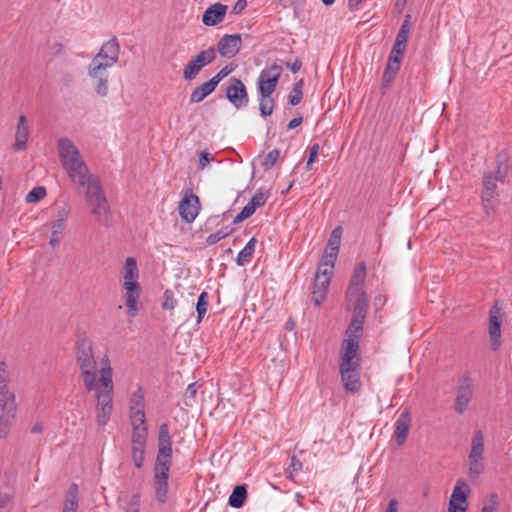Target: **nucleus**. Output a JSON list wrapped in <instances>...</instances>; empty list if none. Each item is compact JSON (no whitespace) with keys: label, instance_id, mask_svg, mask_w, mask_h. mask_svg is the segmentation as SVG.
<instances>
[{"label":"nucleus","instance_id":"obj_25","mask_svg":"<svg viewBox=\"0 0 512 512\" xmlns=\"http://www.w3.org/2000/svg\"><path fill=\"white\" fill-rule=\"evenodd\" d=\"M67 219V212L65 210H62L58 213L57 219L52 223L51 225V237H50V245L52 247H56L60 240L61 235L65 229V222Z\"/></svg>","mask_w":512,"mask_h":512},{"label":"nucleus","instance_id":"obj_51","mask_svg":"<svg viewBox=\"0 0 512 512\" xmlns=\"http://www.w3.org/2000/svg\"><path fill=\"white\" fill-rule=\"evenodd\" d=\"M230 73H231V70H229L227 67H224L214 77H212L210 80L214 81V85L217 87L218 84L220 83V81L222 79H224Z\"/></svg>","mask_w":512,"mask_h":512},{"label":"nucleus","instance_id":"obj_63","mask_svg":"<svg viewBox=\"0 0 512 512\" xmlns=\"http://www.w3.org/2000/svg\"><path fill=\"white\" fill-rule=\"evenodd\" d=\"M398 502L395 499H391L388 503L386 512H398Z\"/></svg>","mask_w":512,"mask_h":512},{"label":"nucleus","instance_id":"obj_23","mask_svg":"<svg viewBox=\"0 0 512 512\" xmlns=\"http://www.w3.org/2000/svg\"><path fill=\"white\" fill-rule=\"evenodd\" d=\"M132 426L131 445H147L148 428L146 419L130 420Z\"/></svg>","mask_w":512,"mask_h":512},{"label":"nucleus","instance_id":"obj_9","mask_svg":"<svg viewBox=\"0 0 512 512\" xmlns=\"http://www.w3.org/2000/svg\"><path fill=\"white\" fill-rule=\"evenodd\" d=\"M215 58L216 51L214 48L203 50L192 57L183 70L184 79L187 81L194 80L202 68L212 63Z\"/></svg>","mask_w":512,"mask_h":512},{"label":"nucleus","instance_id":"obj_28","mask_svg":"<svg viewBox=\"0 0 512 512\" xmlns=\"http://www.w3.org/2000/svg\"><path fill=\"white\" fill-rule=\"evenodd\" d=\"M215 89L216 86L214 85V81L208 80L204 82L192 91L190 95V103H200L208 95L214 92Z\"/></svg>","mask_w":512,"mask_h":512},{"label":"nucleus","instance_id":"obj_50","mask_svg":"<svg viewBox=\"0 0 512 512\" xmlns=\"http://www.w3.org/2000/svg\"><path fill=\"white\" fill-rule=\"evenodd\" d=\"M319 151V144L315 143L310 147L307 168L315 162Z\"/></svg>","mask_w":512,"mask_h":512},{"label":"nucleus","instance_id":"obj_17","mask_svg":"<svg viewBox=\"0 0 512 512\" xmlns=\"http://www.w3.org/2000/svg\"><path fill=\"white\" fill-rule=\"evenodd\" d=\"M473 397V384L471 380L467 377H464L457 389V395L455 400V410L457 413L462 414L469 402Z\"/></svg>","mask_w":512,"mask_h":512},{"label":"nucleus","instance_id":"obj_36","mask_svg":"<svg viewBox=\"0 0 512 512\" xmlns=\"http://www.w3.org/2000/svg\"><path fill=\"white\" fill-rule=\"evenodd\" d=\"M341 234H342L341 227H336L330 235L326 249L339 252V247H340V243H341Z\"/></svg>","mask_w":512,"mask_h":512},{"label":"nucleus","instance_id":"obj_14","mask_svg":"<svg viewBox=\"0 0 512 512\" xmlns=\"http://www.w3.org/2000/svg\"><path fill=\"white\" fill-rule=\"evenodd\" d=\"M172 439L170 436L169 425L162 423L158 432V452L155 462L172 463Z\"/></svg>","mask_w":512,"mask_h":512},{"label":"nucleus","instance_id":"obj_13","mask_svg":"<svg viewBox=\"0 0 512 512\" xmlns=\"http://www.w3.org/2000/svg\"><path fill=\"white\" fill-rule=\"evenodd\" d=\"M341 382L347 393L356 394L361 388V366H339Z\"/></svg>","mask_w":512,"mask_h":512},{"label":"nucleus","instance_id":"obj_35","mask_svg":"<svg viewBox=\"0 0 512 512\" xmlns=\"http://www.w3.org/2000/svg\"><path fill=\"white\" fill-rule=\"evenodd\" d=\"M232 232H233V229H231L229 227L222 228V229L218 230L217 232L210 234L206 238V243L209 246L214 245L217 242H219L220 240L229 236Z\"/></svg>","mask_w":512,"mask_h":512},{"label":"nucleus","instance_id":"obj_24","mask_svg":"<svg viewBox=\"0 0 512 512\" xmlns=\"http://www.w3.org/2000/svg\"><path fill=\"white\" fill-rule=\"evenodd\" d=\"M331 279L326 276H315L312 300L315 306H320L324 301Z\"/></svg>","mask_w":512,"mask_h":512},{"label":"nucleus","instance_id":"obj_60","mask_svg":"<svg viewBox=\"0 0 512 512\" xmlns=\"http://www.w3.org/2000/svg\"><path fill=\"white\" fill-rule=\"evenodd\" d=\"M406 47H407V42H404L402 40H395V43H394L392 49L404 54Z\"/></svg>","mask_w":512,"mask_h":512},{"label":"nucleus","instance_id":"obj_56","mask_svg":"<svg viewBox=\"0 0 512 512\" xmlns=\"http://www.w3.org/2000/svg\"><path fill=\"white\" fill-rule=\"evenodd\" d=\"M198 388H199V385H198L197 382L189 384L187 389H186V396H187V398L194 399L196 394H197Z\"/></svg>","mask_w":512,"mask_h":512},{"label":"nucleus","instance_id":"obj_12","mask_svg":"<svg viewBox=\"0 0 512 512\" xmlns=\"http://www.w3.org/2000/svg\"><path fill=\"white\" fill-rule=\"evenodd\" d=\"M179 215L187 223H192L200 210V202L197 195L191 189H186L179 203Z\"/></svg>","mask_w":512,"mask_h":512},{"label":"nucleus","instance_id":"obj_62","mask_svg":"<svg viewBox=\"0 0 512 512\" xmlns=\"http://www.w3.org/2000/svg\"><path fill=\"white\" fill-rule=\"evenodd\" d=\"M402 58H403V53L392 49L388 59L392 60L393 62L401 63Z\"/></svg>","mask_w":512,"mask_h":512},{"label":"nucleus","instance_id":"obj_38","mask_svg":"<svg viewBox=\"0 0 512 512\" xmlns=\"http://www.w3.org/2000/svg\"><path fill=\"white\" fill-rule=\"evenodd\" d=\"M13 421V418L0 415V441L8 438L13 425Z\"/></svg>","mask_w":512,"mask_h":512},{"label":"nucleus","instance_id":"obj_45","mask_svg":"<svg viewBox=\"0 0 512 512\" xmlns=\"http://www.w3.org/2000/svg\"><path fill=\"white\" fill-rule=\"evenodd\" d=\"M141 505V497L139 493L133 494L128 502L125 512H139Z\"/></svg>","mask_w":512,"mask_h":512},{"label":"nucleus","instance_id":"obj_54","mask_svg":"<svg viewBox=\"0 0 512 512\" xmlns=\"http://www.w3.org/2000/svg\"><path fill=\"white\" fill-rule=\"evenodd\" d=\"M13 494L10 493H0V508H6L12 501Z\"/></svg>","mask_w":512,"mask_h":512},{"label":"nucleus","instance_id":"obj_58","mask_svg":"<svg viewBox=\"0 0 512 512\" xmlns=\"http://www.w3.org/2000/svg\"><path fill=\"white\" fill-rule=\"evenodd\" d=\"M401 63L400 62H393L392 60L388 59L386 69L387 71H391L392 73H397L400 69Z\"/></svg>","mask_w":512,"mask_h":512},{"label":"nucleus","instance_id":"obj_22","mask_svg":"<svg viewBox=\"0 0 512 512\" xmlns=\"http://www.w3.org/2000/svg\"><path fill=\"white\" fill-rule=\"evenodd\" d=\"M411 424V416L408 410H404L398 416L394 426V436L396 443L400 446L404 444L408 436L409 428Z\"/></svg>","mask_w":512,"mask_h":512},{"label":"nucleus","instance_id":"obj_49","mask_svg":"<svg viewBox=\"0 0 512 512\" xmlns=\"http://www.w3.org/2000/svg\"><path fill=\"white\" fill-rule=\"evenodd\" d=\"M303 98V91H297L293 90L291 91L290 95L288 96V102L292 106L298 105Z\"/></svg>","mask_w":512,"mask_h":512},{"label":"nucleus","instance_id":"obj_6","mask_svg":"<svg viewBox=\"0 0 512 512\" xmlns=\"http://www.w3.org/2000/svg\"><path fill=\"white\" fill-rule=\"evenodd\" d=\"M139 269L135 258L128 257L123 266V288L125 304L130 317H135L139 311L138 298L140 295Z\"/></svg>","mask_w":512,"mask_h":512},{"label":"nucleus","instance_id":"obj_39","mask_svg":"<svg viewBox=\"0 0 512 512\" xmlns=\"http://www.w3.org/2000/svg\"><path fill=\"white\" fill-rule=\"evenodd\" d=\"M280 156V151L278 149H273L267 153L265 156L262 167L265 171L270 170L274 164L277 162L278 158Z\"/></svg>","mask_w":512,"mask_h":512},{"label":"nucleus","instance_id":"obj_27","mask_svg":"<svg viewBox=\"0 0 512 512\" xmlns=\"http://www.w3.org/2000/svg\"><path fill=\"white\" fill-rule=\"evenodd\" d=\"M78 485L73 483L66 492L62 512H77L78 509Z\"/></svg>","mask_w":512,"mask_h":512},{"label":"nucleus","instance_id":"obj_57","mask_svg":"<svg viewBox=\"0 0 512 512\" xmlns=\"http://www.w3.org/2000/svg\"><path fill=\"white\" fill-rule=\"evenodd\" d=\"M396 74L397 73H392L391 71H387L385 70L384 71V74H383V86L385 87H389L390 84L393 82V80L395 79L396 77Z\"/></svg>","mask_w":512,"mask_h":512},{"label":"nucleus","instance_id":"obj_41","mask_svg":"<svg viewBox=\"0 0 512 512\" xmlns=\"http://www.w3.org/2000/svg\"><path fill=\"white\" fill-rule=\"evenodd\" d=\"M409 32H410V15H406V17L399 29V32L396 36V40H402L404 42H407Z\"/></svg>","mask_w":512,"mask_h":512},{"label":"nucleus","instance_id":"obj_55","mask_svg":"<svg viewBox=\"0 0 512 512\" xmlns=\"http://www.w3.org/2000/svg\"><path fill=\"white\" fill-rule=\"evenodd\" d=\"M247 6L246 0H237L232 7V13L235 15L240 14Z\"/></svg>","mask_w":512,"mask_h":512},{"label":"nucleus","instance_id":"obj_33","mask_svg":"<svg viewBox=\"0 0 512 512\" xmlns=\"http://www.w3.org/2000/svg\"><path fill=\"white\" fill-rule=\"evenodd\" d=\"M209 305V294L205 291L201 292L198 301L196 304V312H197V323L199 324L204 318L207 308Z\"/></svg>","mask_w":512,"mask_h":512},{"label":"nucleus","instance_id":"obj_64","mask_svg":"<svg viewBox=\"0 0 512 512\" xmlns=\"http://www.w3.org/2000/svg\"><path fill=\"white\" fill-rule=\"evenodd\" d=\"M302 117H295L288 123V129H294L302 123Z\"/></svg>","mask_w":512,"mask_h":512},{"label":"nucleus","instance_id":"obj_34","mask_svg":"<svg viewBox=\"0 0 512 512\" xmlns=\"http://www.w3.org/2000/svg\"><path fill=\"white\" fill-rule=\"evenodd\" d=\"M146 445H131V456L136 468L141 469L145 461Z\"/></svg>","mask_w":512,"mask_h":512},{"label":"nucleus","instance_id":"obj_46","mask_svg":"<svg viewBox=\"0 0 512 512\" xmlns=\"http://www.w3.org/2000/svg\"><path fill=\"white\" fill-rule=\"evenodd\" d=\"M176 304H177V301L173 297L172 292H170L168 290L165 291V293H164V302L162 304V307L164 309H167V310H172V309L175 308Z\"/></svg>","mask_w":512,"mask_h":512},{"label":"nucleus","instance_id":"obj_31","mask_svg":"<svg viewBox=\"0 0 512 512\" xmlns=\"http://www.w3.org/2000/svg\"><path fill=\"white\" fill-rule=\"evenodd\" d=\"M259 94V111L262 117L270 116L274 110V99L270 93Z\"/></svg>","mask_w":512,"mask_h":512},{"label":"nucleus","instance_id":"obj_44","mask_svg":"<svg viewBox=\"0 0 512 512\" xmlns=\"http://www.w3.org/2000/svg\"><path fill=\"white\" fill-rule=\"evenodd\" d=\"M337 255L338 252L326 249L321 262L322 266L334 267Z\"/></svg>","mask_w":512,"mask_h":512},{"label":"nucleus","instance_id":"obj_2","mask_svg":"<svg viewBox=\"0 0 512 512\" xmlns=\"http://www.w3.org/2000/svg\"><path fill=\"white\" fill-rule=\"evenodd\" d=\"M59 157L69 179L77 188H85V200L91 214L105 227L112 225L111 211L100 178L91 173L79 149L68 138L58 140Z\"/></svg>","mask_w":512,"mask_h":512},{"label":"nucleus","instance_id":"obj_15","mask_svg":"<svg viewBox=\"0 0 512 512\" xmlns=\"http://www.w3.org/2000/svg\"><path fill=\"white\" fill-rule=\"evenodd\" d=\"M240 34H225L217 44L218 52L222 57L233 58L241 48Z\"/></svg>","mask_w":512,"mask_h":512},{"label":"nucleus","instance_id":"obj_3","mask_svg":"<svg viewBox=\"0 0 512 512\" xmlns=\"http://www.w3.org/2000/svg\"><path fill=\"white\" fill-rule=\"evenodd\" d=\"M76 361L81 372L83 385L87 391H95L97 424L104 427L113 409V370L107 356L101 359L100 378L97 381V362L92 343L87 338L77 342Z\"/></svg>","mask_w":512,"mask_h":512},{"label":"nucleus","instance_id":"obj_5","mask_svg":"<svg viewBox=\"0 0 512 512\" xmlns=\"http://www.w3.org/2000/svg\"><path fill=\"white\" fill-rule=\"evenodd\" d=\"M120 45L116 37L104 42L98 53L88 65L87 75L90 78L95 92L106 97L109 91V72L119 59Z\"/></svg>","mask_w":512,"mask_h":512},{"label":"nucleus","instance_id":"obj_21","mask_svg":"<svg viewBox=\"0 0 512 512\" xmlns=\"http://www.w3.org/2000/svg\"><path fill=\"white\" fill-rule=\"evenodd\" d=\"M29 137L28 121L25 115H20L15 131V142L13 149L21 152L27 148V141Z\"/></svg>","mask_w":512,"mask_h":512},{"label":"nucleus","instance_id":"obj_32","mask_svg":"<svg viewBox=\"0 0 512 512\" xmlns=\"http://www.w3.org/2000/svg\"><path fill=\"white\" fill-rule=\"evenodd\" d=\"M470 489L463 479H458L450 497L451 501L468 502V494Z\"/></svg>","mask_w":512,"mask_h":512},{"label":"nucleus","instance_id":"obj_59","mask_svg":"<svg viewBox=\"0 0 512 512\" xmlns=\"http://www.w3.org/2000/svg\"><path fill=\"white\" fill-rule=\"evenodd\" d=\"M466 510V507L458 506L455 504V501L449 500L448 512H466Z\"/></svg>","mask_w":512,"mask_h":512},{"label":"nucleus","instance_id":"obj_10","mask_svg":"<svg viewBox=\"0 0 512 512\" xmlns=\"http://www.w3.org/2000/svg\"><path fill=\"white\" fill-rule=\"evenodd\" d=\"M282 71V66L276 63L263 69L257 80L258 93L273 94L281 77Z\"/></svg>","mask_w":512,"mask_h":512},{"label":"nucleus","instance_id":"obj_43","mask_svg":"<svg viewBox=\"0 0 512 512\" xmlns=\"http://www.w3.org/2000/svg\"><path fill=\"white\" fill-rule=\"evenodd\" d=\"M267 199H268V195L259 191L252 196V198L249 201V204H252V206L255 209H257V208L264 206Z\"/></svg>","mask_w":512,"mask_h":512},{"label":"nucleus","instance_id":"obj_48","mask_svg":"<svg viewBox=\"0 0 512 512\" xmlns=\"http://www.w3.org/2000/svg\"><path fill=\"white\" fill-rule=\"evenodd\" d=\"M9 381V371L5 362L0 363V386H7Z\"/></svg>","mask_w":512,"mask_h":512},{"label":"nucleus","instance_id":"obj_20","mask_svg":"<svg viewBox=\"0 0 512 512\" xmlns=\"http://www.w3.org/2000/svg\"><path fill=\"white\" fill-rule=\"evenodd\" d=\"M501 315L499 311H491L489 316V337L491 341V349L496 351L501 345Z\"/></svg>","mask_w":512,"mask_h":512},{"label":"nucleus","instance_id":"obj_26","mask_svg":"<svg viewBox=\"0 0 512 512\" xmlns=\"http://www.w3.org/2000/svg\"><path fill=\"white\" fill-rule=\"evenodd\" d=\"M497 195V181L493 177V173H486L483 177V191L482 200L485 202V207H488V203L492 198Z\"/></svg>","mask_w":512,"mask_h":512},{"label":"nucleus","instance_id":"obj_42","mask_svg":"<svg viewBox=\"0 0 512 512\" xmlns=\"http://www.w3.org/2000/svg\"><path fill=\"white\" fill-rule=\"evenodd\" d=\"M302 466V462L296 456H292L290 459V466L287 470V473L289 474L288 477L293 480L294 474L299 472L302 469Z\"/></svg>","mask_w":512,"mask_h":512},{"label":"nucleus","instance_id":"obj_29","mask_svg":"<svg viewBox=\"0 0 512 512\" xmlns=\"http://www.w3.org/2000/svg\"><path fill=\"white\" fill-rule=\"evenodd\" d=\"M257 240L252 237L244 248L238 253L236 263L238 266H245L250 262L256 248Z\"/></svg>","mask_w":512,"mask_h":512},{"label":"nucleus","instance_id":"obj_16","mask_svg":"<svg viewBox=\"0 0 512 512\" xmlns=\"http://www.w3.org/2000/svg\"><path fill=\"white\" fill-rule=\"evenodd\" d=\"M17 408L15 393L8 386H0V415L15 419Z\"/></svg>","mask_w":512,"mask_h":512},{"label":"nucleus","instance_id":"obj_1","mask_svg":"<svg viewBox=\"0 0 512 512\" xmlns=\"http://www.w3.org/2000/svg\"><path fill=\"white\" fill-rule=\"evenodd\" d=\"M59 157L69 179L77 188H85V200L91 214L105 227L112 225L111 211L100 178L91 173L79 149L68 138L58 140Z\"/></svg>","mask_w":512,"mask_h":512},{"label":"nucleus","instance_id":"obj_37","mask_svg":"<svg viewBox=\"0 0 512 512\" xmlns=\"http://www.w3.org/2000/svg\"><path fill=\"white\" fill-rule=\"evenodd\" d=\"M46 196V189L43 186L34 187L25 197L27 203H36Z\"/></svg>","mask_w":512,"mask_h":512},{"label":"nucleus","instance_id":"obj_7","mask_svg":"<svg viewBox=\"0 0 512 512\" xmlns=\"http://www.w3.org/2000/svg\"><path fill=\"white\" fill-rule=\"evenodd\" d=\"M485 469L484 464V436L482 431L475 432L468 455V476L474 481L479 478Z\"/></svg>","mask_w":512,"mask_h":512},{"label":"nucleus","instance_id":"obj_11","mask_svg":"<svg viewBox=\"0 0 512 512\" xmlns=\"http://www.w3.org/2000/svg\"><path fill=\"white\" fill-rule=\"evenodd\" d=\"M226 98L236 108H245L249 103V97L244 83L235 77L229 80V85L225 91Z\"/></svg>","mask_w":512,"mask_h":512},{"label":"nucleus","instance_id":"obj_61","mask_svg":"<svg viewBox=\"0 0 512 512\" xmlns=\"http://www.w3.org/2000/svg\"><path fill=\"white\" fill-rule=\"evenodd\" d=\"M301 66L302 63L298 59H296L293 63H287V68H289L292 73H297L301 69Z\"/></svg>","mask_w":512,"mask_h":512},{"label":"nucleus","instance_id":"obj_52","mask_svg":"<svg viewBox=\"0 0 512 512\" xmlns=\"http://www.w3.org/2000/svg\"><path fill=\"white\" fill-rule=\"evenodd\" d=\"M333 268L334 267L322 266V264H320L315 276H321L322 275V276H326L329 279H331V277L333 275Z\"/></svg>","mask_w":512,"mask_h":512},{"label":"nucleus","instance_id":"obj_8","mask_svg":"<svg viewBox=\"0 0 512 512\" xmlns=\"http://www.w3.org/2000/svg\"><path fill=\"white\" fill-rule=\"evenodd\" d=\"M172 463L155 462L153 468V488L156 500L163 504L167 501L169 492V474Z\"/></svg>","mask_w":512,"mask_h":512},{"label":"nucleus","instance_id":"obj_30","mask_svg":"<svg viewBox=\"0 0 512 512\" xmlns=\"http://www.w3.org/2000/svg\"><path fill=\"white\" fill-rule=\"evenodd\" d=\"M246 498L247 490L245 486L238 485L233 489L229 496L228 503L233 508H241L244 505Z\"/></svg>","mask_w":512,"mask_h":512},{"label":"nucleus","instance_id":"obj_4","mask_svg":"<svg viewBox=\"0 0 512 512\" xmlns=\"http://www.w3.org/2000/svg\"><path fill=\"white\" fill-rule=\"evenodd\" d=\"M366 279V264H357L346 290L347 310H352L351 321L344 333L340 348L339 366H361L360 339L368 309V298L363 290Z\"/></svg>","mask_w":512,"mask_h":512},{"label":"nucleus","instance_id":"obj_19","mask_svg":"<svg viewBox=\"0 0 512 512\" xmlns=\"http://www.w3.org/2000/svg\"><path fill=\"white\" fill-rule=\"evenodd\" d=\"M129 418L130 420L136 421L146 419L145 397L142 387H138V389L132 394L130 398Z\"/></svg>","mask_w":512,"mask_h":512},{"label":"nucleus","instance_id":"obj_40","mask_svg":"<svg viewBox=\"0 0 512 512\" xmlns=\"http://www.w3.org/2000/svg\"><path fill=\"white\" fill-rule=\"evenodd\" d=\"M256 209L249 204V202L242 208L239 214H237L233 220V223H240L249 217H251L255 213Z\"/></svg>","mask_w":512,"mask_h":512},{"label":"nucleus","instance_id":"obj_53","mask_svg":"<svg viewBox=\"0 0 512 512\" xmlns=\"http://www.w3.org/2000/svg\"><path fill=\"white\" fill-rule=\"evenodd\" d=\"M213 160V157L208 152H201L199 155V167L204 168Z\"/></svg>","mask_w":512,"mask_h":512},{"label":"nucleus","instance_id":"obj_47","mask_svg":"<svg viewBox=\"0 0 512 512\" xmlns=\"http://www.w3.org/2000/svg\"><path fill=\"white\" fill-rule=\"evenodd\" d=\"M497 163V171L495 172V174H493V177L496 179L497 182L503 183L507 176L508 169L507 166L502 165V163L499 160H497Z\"/></svg>","mask_w":512,"mask_h":512},{"label":"nucleus","instance_id":"obj_18","mask_svg":"<svg viewBox=\"0 0 512 512\" xmlns=\"http://www.w3.org/2000/svg\"><path fill=\"white\" fill-rule=\"evenodd\" d=\"M228 6L220 2L210 5L202 16V22L206 26H216L221 23L227 13Z\"/></svg>","mask_w":512,"mask_h":512}]
</instances>
